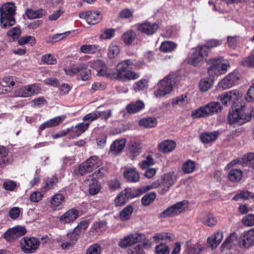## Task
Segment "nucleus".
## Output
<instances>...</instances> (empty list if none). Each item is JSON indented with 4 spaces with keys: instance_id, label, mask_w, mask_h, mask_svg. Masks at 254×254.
Wrapping results in <instances>:
<instances>
[{
    "instance_id": "f257e3e1",
    "label": "nucleus",
    "mask_w": 254,
    "mask_h": 254,
    "mask_svg": "<svg viewBox=\"0 0 254 254\" xmlns=\"http://www.w3.org/2000/svg\"><path fill=\"white\" fill-rule=\"evenodd\" d=\"M16 6L13 2L4 3L0 7V23L1 28H6L14 25Z\"/></svg>"
},
{
    "instance_id": "f03ea898",
    "label": "nucleus",
    "mask_w": 254,
    "mask_h": 254,
    "mask_svg": "<svg viewBox=\"0 0 254 254\" xmlns=\"http://www.w3.org/2000/svg\"><path fill=\"white\" fill-rule=\"evenodd\" d=\"M65 74L70 76L77 75V79L83 81L88 80L91 77V70L88 65L83 63L71 64L64 68Z\"/></svg>"
},
{
    "instance_id": "7ed1b4c3",
    "label": "nucleus",
    "mask_w": 254,
    "mask_h": 254,
    "mask_svg": "<svg viewBox=\"0 0 254 254\" xmlns=\"http://www.w3.org/2000/svg\"><path fill=\"white\" fill-rule=\"evenodd\" d=\"M221 111V107L218 102H211L194 110L192 116L195 118L208 117Z\"/></svg>"
},
{
    "instance_id": "20e7f679",
    "label": "nucleus",
    "mask_w": 254,
    "mask_h": 254,
    "mask_svg": "<svg viewBox=\"0 0 254 254\" xmlns=\"http://www.w3.org/2000/svg\"><path fill=\"white\" fill-rule=\"evenodd\" d=\"M244 106H241L237 108L235 111H230L228 116L227 121L230 125L237 124L242 125L249 122L251 120V116L244 114Z\"/></svg>"
},
{
    "instance_id": "39448f33",
    "label": "nucleus",
    "mask_w": 254,
    "mask_h": 254,
    "mask_svg": "<svg viewBox=\"0 0 254 254\" xmlns=\"http://www.w3.org/2000/svg\"><path fill=\"white\" fill-rule=\"evenodd\" d=\"M222 61V57L215 58L209 60V62H211V65L208 68V72L213 78L224 74L227 68L229 67L228 64L223 63Z\"/></svg>"
},
{
    "instance_id": "423d86ee",
    "label": "nucleus",
    "mask_w": 254,
    "mask_h": 254,
    "mask_svg": "<svg viewBox=\"0 0 254 254\" xmlns=\"http://www.w3.org/2000/svg\"><path fill=\"white\" fill-rule=\"evenodd\" d=\"M173 77L169 75L160 80L158 83V89L154 93L156 97H160L169 94L173 89Z\"/></svg>"
},
{
    "instance_id": "0eeeda50",
    "label": "nucleus",
    "mask_w": 254,
    "mask_h": 254,
    "mask_svg": "<svg viewBox=\"0 0 254 254\" xmlns=\"http://www.w3.org/2000/svg\"><path fill=\"white\" fill-rule=\"evenodd\" d=\"M40 244V241L36 238L25 237L21 239L20 246L24 253L32 254L38 249Z\"/></svg>"
},
{
    "instance_id": "6e6552de",
    "label": "nucleus",
    "mask_w": 254,
    "mask_h": 254,
    "mask_svg": "<svg viewBox=\"0 0 254 254\" xmlns=\"http://www.w3.org/2000/svg\"><path fill=\"white\" fill-rule=\"evenodd\" d=\"M101 161L97 156H92L79 167V173L83 175L90 173L101 165Z\"/></svg>"
},
{
    "instance_id": "1a4fd4ad",
    "label": "nucleus",
    "mask_w": 254,
    "mask_h": 254,
    "mask_svg": "<svg viewBox=\"0 0 254 254\" xmlns=\"http://www.w3.org/2000/svg\"><path fill=\"white\" fill-rule=\"evenodd\" d=\"M203 49L200 45L197 46L192 50L191 54L188 59V63L194 66H200L204 61V60L208 56L206 53L203 52Z\"/></svg>"
},
{
    "instance_id": "9d476101",
    "label": "nucleus",
    "mask_w": 254,
    "mask_h": 254,
    "mask_svg": "<svg viewBox=\"0 0 254 254\" xmlns=\"http://www.w3.org/2000/svg\"><path fill=\"white\" fill-rule=\"evenodd\" d=\"M144 238L145 236L142 233L129 234L121 239L119 242V246L122 248L126 249L138 243Z\"/></svg>"
},
{
    "instance_id": "9b49d317",
    "label": "nucleus",
    "mask_w": 254,
    "mask_h": 254,
    "mask_svg": "<svg viewBox=\"0 0 254 254\" xmlns=\"http://www.w3.org/2000/svg\"><path fill=\"white\" fill-rule=\"evenodd\" d=\"M185 204V201H182L168 207L160 214V217H174L180 214L185 210L184 205Z\"/></svg>"
},
{
    "instance_id": "f8f14e48",
    "label": "nucleus",
    "mask_w": 254,
    "mask_h": 254,
    "mask_svg": "<svg viewBox=\"0 0 254 254\" xmlns=\"http://www.w3.org/2000/svg\"><path fill=\"white\" fill-rule=\"evenodd\" d=\"M130 59L124 60L119 63L116 67V71L114 73V77L119 81H125L127 68L131 66Z\"/></svg>"
},
{
    "instance_id": "ddd939ff",
    "label": "nucleus",
    "mask_w": 254,
    "mask_h": 254,
    "mask_svg": "<svg viewBox=\"0 0 254 254\" xmlns=\"http://www.w3.org/2000/svg\"><path fill=\"white\" fill-rule=\"evenodd\" d=\"M40 88L36 84L23 86L14 92L15 97H28L39 92Z\"/></svg>"
},
{
    "instance_id": "4468645a",
    "label": "nucleus",
    "mask_w": 254,
    "mask_h": 254,
    "mask_svg": "<svg viewBox=\"0 0 254 254\" xmlns=\"http://www.w3.org/2000/svg\"><path fill=\"white\" fill-rule=\"evenodd\" d=\"M26 230L23 226H16L8 229L2 235V237L7 241H11L17 239V238L25 234Z\"/></svg>"
},
{
    "instance_id": "2eb2a0df",
    "label": "nucleus",
    "mask_w": 254,
    "mask_h": 254,
    "mask_svg": "<svg viewBox=\"0 0 254 254\" xmlns=\"http://www.w3.org/2000/svg\"><path fill=\"white\" fill-rule=\"evenodd\" d=\"M175 181L176 178L173 174L169 173L165 174L161 182V189L159 191V193L163 194L167 192L170 187L174 185Z\"/></svg>"
},
{
    "instance_id": "dca6fc26",
    "label": "nucleus",
    "mask_w": 254,
    "mask_h": 254,
    "mask_svg": "<svg viewBox=\"0 0 254 254\" xmlns=\"http://www.w3.org/2000/svg\"><path fill=\"white\" fill-rule=\"evenodd\" d=\"M239 76L236 73H230L219 83V86L223 89L232 87L237 83Z\"/></svg>"
},
{
    "instance_id": "f3484780",
    "label": "nucleus",
    "mask_w": 254,
    "mask_h": 254,
    "mask_svg": "<svg viewBox=\"0 0 254 254\" xmlns=\"http://www.w3.org/2000/svg\"><path fill=\"white\" fill-rule=\"evenodd\" d=\"M51 207L55 210L62 209L65 203L64 195L61 193H57L53 195L50 200Z\"/></svg>"
},
{
    "instance_id": "a211bd4d",
    "label": "nucleus",
    "mask_w": 254,
    "mask_h": 254,
    "mask_svg": "<svg viewBox=\"0 0 254 254\" xmlns=\"http://www.w3.org/2000/svg\"><path fill=\"white\" fill-rule=\"evenodd\" d=\"M239 93L236 90H232L225 92L218 97V98L224 106L230 104L231 102H235L238 99Z\"/></svg>"
},
{
    "instance_id": "6ab92c4d",
    "label": "nucleus",
    "mask_w": 254,
    "mask_h": 254,
    "mask_svg": "<svg viewBox=\"0 0 254 254\" xmlns=\"http://www.w3.org/2000/svg\"><path fill=\"white\" fill-rule=\"evenodd\" d=\"M90 67L95 69L99 75L105 76L108 73L107 66L105 63L101 60L90 61L88 65Z\"/></svg>"
},
{
    "instance_id": "aec40b11",
    "label": "nucleus",
    "mask_w": 254,
    "mask_h": 254,
    "mask_svg": "<svg viewBox=\"0 0 254 254\" xmlns=\"http://www.w3.org/2000/svg\"><path fill=\"white\" fill-rule=\"evenodd\" d=\"M81 18H84L89 24H95L98 23L101 19L99 12L87 11L80 15Z\"/></svg>"
},
{
    "instance_id": "412c9836",
    "label": "nucleus",
    "mask_w": 254,
    "mask_h": 254,
    "mask_svg": "<svg viewBox=\"0 0 254 254\" xmlns=\"http://www.w3.org/2000/svg\"><path fill=\"white\" fill-rule=\"evenodd\" d=\"M89 126V123H81L77 124L74 127H72L69 130V135L72 138L79 136L87 129Z\"/></svg>"
},
{
    "instance_id": "4be33fe9",
    "label": "nucleus",
    "mask_w": 254,
    "mask_h": 254,
    "mask_svg": "<svg viewBox=\"0 0 254 254\" xmlns=\"http://www.w3.org/2000/svg\"><path fill=\"white\" fill-rule=\"evenodd\" d=\"M134 197V196H131L130 189H126L120 192L115 198V205L117 206L123 205L129 198Z\"/></svg>"
},
{
    "instance_id": "5701e85b",
    "label": "nucleus",
    "mask_w": 254,
    "mask_h": 254,
    "mask_svg": "<svg viewBox=\"0 0 254 254\" xmlns=\"http://www.w3.org/2000/svg\"><path fill=\"white\" fill-rule=\"evenodd\" d=\"M158 25L157 23H151L149 22H145L138 24V29L141 32L147 35H151L156 32L158 28Z\"/></svg>"
},
{
    "instance_id": "b1692460",
    "label": "nucleus",
    "mask_w": 254,
    "mask_h": 254,
    "mask_svg": "<svg viewBox=\"0 0 254 254\" xmlns=\"http://www.w3.org/2000/svg\"><path fill=\"white\" fill-rule=\"evenodd\" d=\"M79 215V211L76 209L72 208L60 217V220L64 223H69L75 220Z\"/></svg>"
},
{
    "instance_id": "393cba45",
    "label": "nucleus",
    "mask_w": 254,
    "mask_h": 254,
    "mask_svg": "<svg viewBox=\"0 0 254 254\" xmlns=\"http://www.w3.org/2000/svg\"><path fill=\"white\" fill-rule=\"evenodd\" d=\"M219 134L220 133L218 131L204 132L200 135V139L203 143L208 144L215 141Z\"/></svg>"
},
{
    "instance_id": "a878e982",
    "label": "nucleus",
    "mask_w": 254,
    "mask_h": 254,
    "mask_svg": "<svg viewBox=\"0 0 254 254\" xmlns=\"http://www.w3.org/2000/svg\"><path fill=\"white\" fill-rule=\"evenodd\" d=\"M58 180L56 175L45 178L43 180L42 189L45 191L53 189L57 185Z\"/></svg>"
},
{
    "instance_id": "bb28decb",
    "label": "nucleus",
    "mask_w": 254,
    "mask_h": 254,
    "mask_svg": "<svg viewBox=\"0 0 254 254\" xmlns=\"http://www.w3.org/2000/svg\"><path fill=\"white\" fill-rule=\"evenodd\" d=\"M144 102L141 100H138L136 102H131L126 106V110L128 113L135 114L144 108Z\"/></svg>"
},
{
    "instance_id": "cd10ccee",
    "label": "nucleus",
    "mask_w": 254,
    "mask_h": 254,
    "mask_svg": "<svg viewBox=\"0 0 254 254\" xmlns=\"http://www.w3.org/2000/svg\"><path fill=\"white\" fill-rule=\"evenodd\" d=\"M222 43L223 41L222 40L212 39L207 40L205 44L200 45V46L203 49V52L208 55L211 49L220 46Z\"/></svg>"
},
{
    "instance_id": "c85d7f7f",
    "label": "nucleus",
    "mask_w": 254,
    "mask_h": 254,
    "mask_svg": "<svg viewBox=\"0 0 254 254\" xmlns=\"http://www.w3.org/2000/svg\"><path fill=\"white\" fill-rule=\"evenodd\" d=\"M175 142L172 140H167L162 141L158 145V149L163 153H169L172 151L176 147Z\"/></svg>"
},
{
    "instance_id": "c756f323",
    "label": "nucleus",
    "mask_w": 254,
    "mask_h": 254,
    "mask_svg": "<svg viewBox=\"0 0 254 254\" xmlns=\"http://www.w3.org/2000/svg\"><path fill=\"white\" fill-rule=\"evenodd\" d=\"M125 177L130 182L136 183L140 179L139 173L133 168H127L124 172Z\"/></svg>"
},
{
    "instance_id": "7c9ffc66",
    "label": "nucleus",
    "mask_w": 254,
    "mask_h": 254,
    "mask_svg": "<svg viewBox=\"0 0 254 254\" xmlns=\"http://www.w3.org/2000/svg\"><path fill=\"white\" fill-rule=\"evenodd\" d=\"M156 243H159L160 240L165 243L173 241L175 237L174 235L170 233H161L156 234L153 237Z\"/></svg>"
},
{
    "instance_id": "2f4dec72",
    "label": "nucleus",
    "mask_w": 254,
    "mask_h": 254,
    "mask_svg": "<svg viewBox=\"0 0 254 254\" xmlns=\"http://www.w3.org/2000/svg\"><path fill=\"white\" fill-rule=\"evenodd\" d=\"M100 51V47L97 44L83 45L80 48V52L83 54H95Z\"/></svg>"
},
{
    "instance_id": "473e14b6",
    "label": "nucleus",
    "mask_w": 254,
    "mask_h": 254,
    "mask_svg": "<svg viewBox=\"0 0 254 254\" xmlns=\"http://www.w3.org/2000/svg\"><path fill=\"white\" fill-rule=\"evenodd\" d=\"M243 243L246 247L254 246V228L243 233Z\"/></svg>"
},
{
    "instance_id": "72a5a7b5",
    "label": "nucleus",
    "mask_w": 254,
    "mask_h": 254,
    "mask_svg": "<svg viewBox=\"0 0 254 254\" xmlns=\"http://www.w3.org/2000/svg\"><path fill=\"white\" fill-rule=\"evenodd\" d=\"M223 238V234L222 231H218L213 236L207 238V241L211 245L213 248H216L221 242Z\"/></svg>"
},
{
    "instance_id": "f704fd0d",
    "label": "nucleus",
    "mask_w": 254,
    "mask_h": 254,
    "mask_svg": "<svg viewBox=\"0 0 254 254\" xmlns=\"http://www.w3.org/2000/svg\"><path fill=\"white\" fill-rule=\"evenodd\" d=\"M45 10L43 9H39L37 10H34L32 9H27L25 12V15L29 19H33L41 18L46 14Z\"/></svg>"
},
{
    "instance_id": "c9c22d12",
    "label": "nucleus",
    "mask_w": 254,
    "mask_h": 254,
    "mask_svg": "<svg viewBox=\"0 0 254 254\" xmlns=\"http://www.w3.org/2000/svg\"><path fill=\"white\" fill-rule=\"evenodd\" d=\"M177 47L176 43L170 41H166L161 43L160 50L164 53H170L174 51Z\"/></svg>"
},
{
    "instance_id": "e433bc0d",
    "label": "nucleus",
    "mask_w": 254,
    "mask_h": 254,
    "mask_svg": "<svg viewBox=\"0 0 254 254\" xmlns=\"http://www.w3.org/2000/svg\"><path fill=\"white\" fill-rule=\"evenodd\" d=\"M125 144V139L116 140L111 144L110 151L116 153H120L124 148Z\"/></svg>"
},
{
    "instance_id": "4c0bfd02",
    "label": "nucleus",
    "mask_w": 254,
    "mask_h": 254,
    "mask_svg": "<svg viewBox=\"0 0 254 254\" xmlns=\"http://www.w3.org/2000/svg\"><path fill=\"white\" fill-rule=\"evenodd\" d=\"M157 124V121L153 117H148L143 118L139 120V125L146 128H152L155 127Z\"/></svg>"
},
{
    "instance_id": "58836bf2",
    "label": "nucleus",
    "mask_w": 254,
    "mask_h": 254,
    "mask_svg": "<svg viewBox=\"0 0 254 254\" xmlns=\"http://www.w3.org/2000/svg\"><path fill=\"white\" fill-rule=\"evenodd\" d=\"M185 249L188 254H199L202 250L199 243H196L192 246L190 241L186 242Z\"/></svg>"
},
{
    "instance_id": "ea45409f",
    "label": "nucleus",
    "mask_w": 254,
    "mask_h": 254,
    "mask_svg": "<svg viewBox=\"0 0 254 254\" xmlns=\"http://www.w3.org/2000/svg\"><path fill=\"white\" fill-rule=\"evenodd\" d=\"M243 172L238 169H232L229 172L228 177L232 182H238L242 178Z\"/></svg>"
},
{
    "instance_id": "a19ab883",
    "label": "nucleus",
    "mask_w": 254,
    "mask_h": 254,
    "mask_svg": "<svg viewBox=\"0 0 254 254\" xmlns=\"http://www.w3.org/2000/svg\"><path fill=\"white\" fill-rule=\"evenodd\" d=\"M136 38V33L132 30H128L125 32L122 38L126 45H130Z\"/></svg>"
},
{
    "instance_id": "79ce46f5",
    "label": "nucleus",
    "mask_w": 254,
    "mask_h": 254,
    "mask_svg": "<svg viewBox=\"0 0 254 254\" xmlns=\"http://www.w3.org/2000/svg\"><path fill=\"white\" fill-rule=\"evenodd\" d=\"M133 212V207L130 205L126 206L120 213V218L123 221L128 220Z\"/></svg>"
},
{
    "instance_id": "37998d69",
    "label": "nucleus",
    "mask_w": 254,
    "mask_h": 254,
    "mask_svg": "<svg viewBox=\"0 0 254 254\" xmlns=\"http://www.w3.org/2000/svg\"><path fill=\"white\" fill-rule=\"evenodd\" d=\"M195 168V162L191 160H188L184 163L182 170L186 174H190L193 172Z\"/></svg>"
},
{
    "instance_id": "c03bdc74",
    "label": "nucleus",
    "mask_w": 254,
    "mask_h": 254,
    "mask_svg": "<svg viewBox=\"0 0 254 254\" xmlns=\"http://www.w3.org/2000/svg\"><path fill=\"white\" fill-rule=\"evenodd\" d=\"M189 102V100L188 99V97L186 95H181L176 98H175L173 102L172 105L173 106H175L176 105H179L180 106H184L188 104Z\"/></svg>"
},
{
    "instance_id": "a18cd8bd",
    "label": "nucleus",
    "mask_w": 254,
    "mask_h": 254,
    "mask_svg": "<svg viewBox=\"0 0 254 254\" xmlns=\"http://www.w3.org/2000/svg\"><path fill=\"white\" fill-rule=\"evenodd\" d=\"M212 83V79L208 78H205L201 79L199 84L200 90L202 92H205L211 87Z\"/></svg>"
},
{
    "instance_id": "49530a36",
    "label": "nucleus",
    "mask_w": 254,
    "mask_h": 254,
    "mask_svg": "<svg viewBox=\"0 0 254 254\" xmlns=\"http://www.w3.org/2000/svg\"><path fill=\"white\" fill-rule=\"evenodd\" d=\"M92 183H89V192L92 195L97 194L100 190V186L95 178L91 179Z\"/></svg>"
},
{
    "instance_id": "de8ad7c7",
    "label": "nucleus",
    "mask_w": 254,
    "mask_h": 254,
    "mask_svg": "<svg viewBox=\"0 0 254 254\" xmlns=\"http://www.w3.org/2000/svg\"><path fill=\"white\" fill-rule=\"evenodd\" d=\"M156 197L155 192H151L144 195L141 198V202L144 206H147L150 204Z\"/></svg>"
},
{
    "instance_id": "09e8293b",
    "label": "nucleus",
    "mask_w": 254,
    "mask_h": 254,
    "mask_svg": "<svg viewBox=\"0 0 254 254\" xmlns=\"http://www.w3.org/2000/svg\"><path fill=\"white\" fill-rule=\"evenodd\" d=\"M69 32H66L63 33L56 34L52 36H50L47 39V43H55L57 42L62 39L65 37L67 36Z\"/></svg>"
},
{
    "instance_id": "8fccbe9b",
    "label": "nucleus",
    "mask_w": 254,
    "mask_h": 254,
    "mask_svg": "<svg viewBox=\"0 0 254 254\" xmlns=\"http://www.w3.org/2000/svg\"><path fill=\"white\" fill-rule=\"evenodd\" d=\"M115 30L113 28H109L101 31L99 35V38L103 40L110 39L115 35Z\"/></svg>"
},
{
    "instance_id": "3c124183",
    "label": "nucleus",
    "mask_w": 254,
    "mask_h": 254,
    "mask_svg": "<svg viewBox=\"0 0 254 254\" xmlns=\"http://www.w3.org/2000/svg\"><path fill=\"white\" fill-rule=\"evenodd\" d=\"M202 222L209 227H212L216 224L217 221L212 214H206L203 218Z\"/></svg>"
},
{
    "instance_id": "603ef678",
    "label": "nucleus",
    "mask_w": 254,
    "mask_h": 254,
    "mask_svg": "<svg viewBox=\"0 0 254 254\" xmlns=\"http://www.w3.org/2000/svg\"><path fill=\"white\" fill-rule=\"evenodd\" d=\"M120 53L119 47L115 45H111L108 50V56L112 59L115 58Z\"/></svg>"
},
{
    "instance_id": "864d4df0",
    "label": "nucleus",
    "mask_w": 254,
    "mask_h": 254,
    "mask_svg": "<svg viewBox=\"0 0 254 254\" xmlns=\"http://www.w3.org/2000/svg\"><path fill=\"white\" fill-rule=\"evenodd\" d=\"M36 43V39L32 36H26L21 37L18 40V44L23 45L26 44H29L31 46H34Z\"/></svg>"
},
{
    "instance_id": "5fc2aeb1",
    "label": "nucleus",
    "mask_w": 254,
    "mask_h": 254,
    "mask_svg": "<svg viewBox=\"0 0 254 254\" xmlns=\"http://www.w3.org/2000/svg\"><path fill=\"white\" fill-rule=\"evenodd\" d=\"M147 80L145 79H141L133 84V89L135 92L143 90L147 88Z\"/></svg>"
},
{
    "instance_id": "6e6d98bb",
    "label": "nucleus",
    "mask_w": 254,
    "mask_h": 254,
    "mask_svg": "<svg viewBox=\"0 0 254 254\" xmlns=\"http://www.w3.org/2000/svg\"><path fill=\"white\" fill-rule=\"evenodd\" d=\"M155 251L156 254H169L170 250L168 246L161 243L155 247Z\"/></svg>"
},
{
    "instance_id": "4d7b16f0",
    "label": "nucleus",
    "mask_w": 254,
    "mask_h": 254,
    "mask_svg": "<svg viewBox=\"0 0 254 254\" xmlns=\"http://www.w3.org/2000/svg\"><path fill=\"white\" fill-rule=\"evenodd\" d=\"M141 149V147L139 143L134 141L130 143L129 149L130 152L133 156H135L138 155L140 153Z\"/></svg>"
},
{
    "instance_id": "13d9d810",
    "label": "nucleus",
    "mask_w": 254,
    "mask_h": 254,
    "mask_svg": "<svg viewBox=\"0 0 254 254\" xmlns=\"http://www.w3.org/2000/svg\"><path fill=\"white\" fill-rule=\"evenodd\" d=\"M101 246L98 244H94L88 248L85 254H101Z\"/></svg>"
},
{
    "instance_id": "bf43d9fd",
    "label": "nucleus",
    "mask_w": 254,
    "mask_h": 254,
    "mask_svg": "<svg viewBox=\"0 0 254 254\" xmlns=\"http://www.w3.org/2000/svg\"><path fill=\"white\" fill-rule=\"evenodd\" d=\"M159 187L161 188V183L159 181H155L150 185L147 186L145 189L144 188L138 189V191L139 192L138 195L141 194L145 192L146 191L157 188Z\"/></svg>"
},
{
    "instance_id": "052dcab7",
    "label": "nucleus",
    "mask_w": 254,
    "mask_h": 254,
    "mask_svg": "<svg viewBox=\"0 0 254 254\" xmlns=\"http://www.w3.org/2000/svg\"><path fill=\"white\" fill-rule=\"evenodd\" d=\"M1 84L3 86L12 88L15 85V81L13 77H4L0 81Z\"/></svg>"
},
{
    "instance_id": "680f3d73",
    "label": "nucleus",
    "mask_w": 254,
    "mask_h": 254,
    "mask_svg": "<svg viewBox=\"0 0 254 254\" xmlns=\"http://www.w3.org/2000/svg\"><path fill=\"white\" fill-rule=\"evenodd\" d=\"M41 61L47 64H55L57 63V60L50 54H46L41 57Z\"/></svg>"
},
{
    "instance_id": "e2e57ef3",
    "label": "nucleus",
    "mask_w": 254,
    "mask_h": 254,
    "mask_svg": "<svg viewBox=\"0 0 254 254\" xmlns=\"http://www.w3.org/2000/svg\"><path fill=\"white\" fill-rule=\"evenodd\" d=\"M242 64L244 66L254 67V50L249 56L243 60Z\"/></svg>"
},
{
    "instance_id": "0e129e2a",
    "label": "nucleus",
    "mask_w": 254,
    "mask_h": 254,
    "mask_svg": "<svg viewBox=\"0 0 254 254\" xmlns=\"http://www.w3.org/2000/svg\"><path fill=\"white\" fill-rule=\"evenodd\" d=\"M242 223L243 225L251 227L254 225V215L249 214L245 216L242 219Z\"/></svg>"
},
{
    "instance_id": "69168bd1",
    "label": "nucleus",
    "mask_w": 254,
    "mask_h": 254,
    "mask_svg": "<svg viewBox=\"0 0 254 254\" xmlns=\"http://www.w3.org/2000/svg\"><path fill=\"white\" fill-rule=\"evenodd\" d=\"M143 246L141 244H137L127 250L128 254H143Z\"/></svg>"
},
{
    "instance_id": "338daca9",
    "label": "nucleus",
    "mask_w": 254,
    "mask_h": 254,
    "mask_svg": "<svg viewBox=\"0 0 254 254\" xmlns=\"http://www.w3.org/2000/svg\"><path fill=\"white\" fill-rule=\"evenodd\" d=\"M154 160L150 155L147 156L145 160H143L139 163V166L142 169H144L148 166L154 164Z\"/></svg>"
},
{
    "instance_id": "774afa93",
    "label": "nucleus",
    "mask_w": 254,
    "mask_h": 254,
    "mask_svg": "<svg viewBox=\"0 0 254 254\" xmlns=\"http://www.w3.org/2000/svg\"><path fill=\"white\" fill-rule=\"evenodd\" d=\"M243 160L246 162H249L254 170V152H250L245 154L244 155Z\"/></svg>"
}]
</instances>
